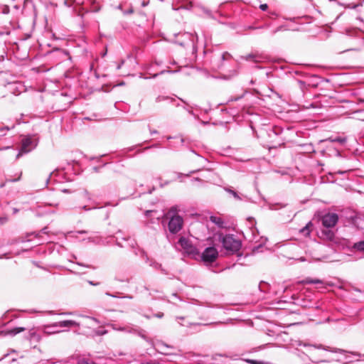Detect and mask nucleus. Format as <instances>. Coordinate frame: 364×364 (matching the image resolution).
Returning a JSON list of instances; mask_svg holds the SVG:
<instances>
[{"label":"nucleus","instance_id":"27","mask_svg":"<svg viewBox=\"0 0 364 364\" xmlns=\"http://www.w3.org/2000/svg\"><path fill=\"white\" fill-rule=\"evenodd\" d=\"M238 73L237 70L233 69L232 70H230V73L228 74V77H232L236 76Z\"/></svg>","mask_w":364,"mask_h":364},{"label":"nucleus","instance_id":"44","mask_svg":"<svg viewBox=\"0 0 364 364\" xmlns=\"http://www.w3.org/2000/svg\"><path fill=\"white\" fill-rule=\"evenodd\" d=\"M280 30V28H277V29H275L274 31H272V34H274L276 33L277 31H279Z\"/></svg>","mask_w":364,"mask_h":364},{"label":"nucleus","instance_id":"41","mask_svg":"<svg viewBox=\"0 0 364 364\" xmlns=\"http://www.w3.org/2000/svg\"><path fill=\"white\" fill-rule=\"evenodd\" d=\"M41 232L44 233V234H47L48 232H47V228H44L41 230Z\"/></svg>","mask_w":364,"mask_h":364},{"label":"nucleus","instance_id":"2","mask_svg":"<svg viewBox=\"0 0 364 364\" xmlns=\"http://www.w3.org/2000/svg\"><path fill=\"white\" fill-rule=\"evenodd\" d=\"M219 240L222 243L223 247L228 251L232 252H237L241 247L240 240L235 238L233 235H219Z\"/></svg>","mask_w":364,"mask_h":364},{"label":"nucleus","instance_id":"53","mask_svg":"<svg viewBox=\"0 0 364 364\" xmlns=\"http://www.w3.org/2000/svg\"><path fill=\"white\" fill-rule=\"evenodd\" d=\"M198 171H200V169L196 170V171H192L190 172V173H196Z\"/></svg>","mask_w":364,"mask_h":364},{"label":"nucleus","instance_id":"57","mask_svg":"<svg viewBox=\"0 0 364 364\" xmlns=\"http://www.w3.org/2000/svg\"><path fill=\"white\" fill-rule=\"evenodd\" d=\"M271 133H272V134H274L277 135L276 132H275L274 130H271Z\"/></svg>","mask_w":364,"mask_h":364},{"label":"nucleus","instance_id":"6","mask_svg":"<svg viewBox=\"0 0 364 364\" xmlns=\"http://www.w3.org/2000/svg\"><path fill=\"white\" fill-rule=\"evenodd\" d=\"M183 220L180 215H173L170 218L168 228L171 233L176 234L183 227Z\"/></svg>","mask_w":364,"mask_h":364},{"label":"nucleus","instance_id":"25","mask_svg":"<svg viewBox=\"0 0 364 364\" xmlns=\"http://www.w3.org/2000/svg\"><path fill=\"white\" fill-rule=\"evenodd\" d=\"M10 130V128L7 126L0 128V137L6 135V132Z\"/></svg>","mask_w":364,"mask_h":364},{"label":"nucleus","instance_id":"50","mask_svg":"<svg viewBox=\"0 0 364 364\" xmlns=\"http://www.w3.org/2000/svg\"><path fill=\"white\" fill-rule=\"evenodd\" d=\"M51 174H52V173H50V176H51ZM50 176H49L48 178H46V184H48V181H49V180H50Z\"/></svg>","mask_w":364,"mask_h":364},{"label":"nucleus","instance_id":"11","mask_svg":"<svg viewBox=\"0 0 364 364\" xmlns=\"http://www.w3.org/2000/svg\"><path fill=\"white\" fill-rule=\"evenodd\" d=\"M112 329L119 331H125L127 333H132V327L127 326H118L114 323L108 324Z\"/></svg>","mask_w":364,"mask_h":364},{"label":"nucleus","instance_id":"4","mask_svg":"<svg viewBox=\"0 0 364 364\" xmlns=\"http://www.w3.org/2000/svg\"><path fill=\"white\" fill-rule=\"evenodd\" d=\"M134 253L136 255H139L145 261L146 263L149 264L150 267H153L155 269H160L162 273L166 274L165 269L162 268L161 264L157 262L156 260L150 259L148 257L146 252L144 251V250L138 247L136 250H134Z\"/></svg>","mask_w":364,"mask_h":364},{"label":"nucleus","instance_id":"8","mask_svg":"<svg viewBox=\"0 0 364 364\" xmlns=\"http://www.w3.org/2000/svg\"><path fill=\"white\" fill-rule=\"evenodd\" d=\"M37 146V141L33 139L31 137H24L21 141V151L18 154V156L21 153H28L33 150Z\"/></svg>","mask_w":364,"mask_h":364},{"label":"nucleus","instance_id":"21","mask_svg":"<svg viewBox=\"0 0 364 364\" xmlns=\"http://www.w3.org/2000/svg\"><path fill=\"white\" fill-rule=\"evenodd\" d=\"M21 174H22V173L21 172L18 174V176L17 178H6L5 182H2V183H0V188H4L6 186V183L7 182H16V181H19L21 179Z\"/></svg>","mask_w":364,"mask_h":364},{"label":"nucleus","instance_id":"30","mask_svg":"<svg viewBox=\"0 0 364 364\" xmlns=\"http://www.w3.org/2000/svg\"><path fill=\"white\" fill-rule=\"evenodd\" d=\"M156 213H157V212H156V210H146V211L145 212V215H146V217H149V216H151L152 214H154H154H156Z\"/></svg>","mask_w":364,"mask_h":364},{"label":"nucleus","instance_id":"46","mask_svg":"<svg viewBox=\"0 0 364 364\" xmlns=\"http://www.w3.org/2000/svg\"><path fill=\"white\" fill-rule=\"evenodd\" d=\"M150 133H151V134H154L157 133V131L156 130H151Z\"/></svg>","mask_w":364,"mask_h":364},{"label":"nucleus","instance_id":"63","mask_svg":"<svg viewBox=\"0 0 364 364\" xmlns=\"http://www.w3.org/2000/svg\"><path fill=\"white\" fill-rule=\"evenodd\" d=\"M248 220H251V221H252V220H253V218H249V219H248Z\"/></svg>","mask_w":364,"mask_h":364},{"label":"nucleus","instance_id":"48","mask_svg":"<svg viewBox=\"0 0 364 364\" xmlns=\"http://www.w3.org/2000/svg\"><path fill=\"white\" fill-rule=\"evenodd\" d=\"M77 264L78 265H80V266H84V267H89V266H88V265H84V264H81V263H79V262H77Z\"/></svg>","mask_w":364,"mask_h":364},{"label":"nucleus","instance_id":"43","mask_svg":"<svg viewBox=\"0 0 364 364\" xmlns=\"http://www.w3.org/2000/svg\"><path fill=\"white\" fill-rule=\"evenodd\" d=\"M77 232L79 233V234H85V233L87 232V231H85V230H80V231H77Z\"/></svg>","mask_w":364,"mask_h":364},{"label":"nucleus","instance_id":"45","mask_svg":"<svg viewBox=\"0 0 364 364\" xmlns=\"http://www.w3.org/2000/svg\"><path fill=\"white\" fill-rule=\"evenodd\" d=\"M163 316H164V314H163V313H160V314H158L156 315V316H157L158 318H161Z\"/></svg>","mask_w":364,"mask_h":364},{"label":"nucleus","instance_id":"42","mask_svg":"<svg viewBox=\"0 0 364 364\" xmlns=\"http://www.w3.org/2000/svg\"><path fill=\"white\" fill-rule=\"evenodd\" d=\"M18 212V209L16 208H13V213L16 214Z\"/></svg>","mask_w":364,"mask_h":364},{"label":"nucleus","instance_id":"32","mask_svg":"<svg viewBox=\"0 0 364 364\" xmlns=\"http://www.w3.org/2000/svg\"><path fill=\"white\" fill-rule=\"evenodd\" d=\"M8 220L6 217H0V225L6 223Z\"/></svg>","mask_w":364,"mask_h":364},{"label":"nucleus","instance_id":"40","mask_svg":"<svg viewBox=\"0 0 364 364\" xmlns=\"http://www.w3.org/2000/svg\"><path fill=\"white\" fill-rule=\"evenodd\" d=\"M141 364H159V363L155 361H151V362L143 363Z\"/></svg>","mask_w":364,"mask_h":364},{"label":"nucleus","instance_id":"15","mask_svg":"<svg viewBox=\"0 0 364 364\" xmlns=\"http://www.w3.org/2000/svg\"><path fill=\"white\" fill-rule=\"evenodd\" d=\"M210 219L212 223L218 225L219 228H223L224 221L221 218L217 216H210Z\"/></svg>","mask_w":364,"mask_h":364},{"label":"nucleus","instance_id":"60","mask_svg":"<svg viewBox=\"0 0 364 364\" xmlns=\"http://www.w3.org/2000/svg\"><path fill=\"white\" fill-rule=\"evenodd\" d=\"M180 141H181V144L183 143V139H181Z\"/></svg>","mask_w":364,"mask_h":364},{"label":"nucleus","instance_id":"10","mask_svg":"<svg viewBox=\"0 0 364 364\" xmlns=\"http://www.w3.org/2000/svg\"><path fill=\"white\" fill-rule=\"evenodd\" d=\"M25 331V328L23 327H17L14 328L11 330H6V331H0V336H15L21 332H23Z\"/></svg>","mask_w":364,"mask_h":364},{"label":"nucleus","instance_id":"34","mask_svg":"<svg viewBox=\"0 0 364 364\" xmlns=\"http://www.w3.org/2000/svg\"><path fill=\"white\" fill-rule=\"evenodd\" d=\"M130 247L133 249L135 248V246L137 245L136 242L133 240L131 241V243L129 244Z\"/></svg>","mask_w":364,"mask_h":364},{"label":"nucleus","instance_id":"62","mask_svg":"<svg viewBox=\"0 0 364 364\" xmlns=\"http://www.w3.org/2000/svg\"><path fill=\"white\" fill-rule=\"evenodd\" d=\"M90 284H92V285H94L92 282H90Z\"/></svg>","mask_w":364,"mask_h":364},{"label":"nucleus","instance_id":"59","mask_svg":"<svg viewBox=\"0 0 364 364\" xmlns=\"http://www.w3.org/2000/svg\"><path fill=\"white\" fill-rule=\"evenodd\" d=\"M117 245H118L119 246H120V247H123V245H121L119 242H118V243H117Z\"/></svg>","mask_w":364,"mask_h":364},{"label":"nucleus","instance_id":"18","mask_svg":"<svg viewBox=\"0 0 364 364\" xmlns=\"http://www.w3.org/2000/svg\"><path fill=\"white\" fill-rule=\"evenodd\" d=\"M321 234L323 237H325L326 239H328V240H333V237H334V233L333 231L330 230H323L321 231Z\"/></svg>","mask_w":364,"mask_h":364},{"label":"nucleus","instance_id":"35","mask_svg":"<svg viewBox=\"0 0 364 364\" xmlns=\"http://www.w3.org/2000/svg\"><path fill=\"white\" fill-rule=\"evenodd\" d=\"M166 72H168V73H172L173 71H170V70H162L159 73H157V74H155L153 77H156V76H158L160 74H164Z\"/></svg>","mask_w":364,"mask_h":364},{"label":"nucleus","instance_id":"31","mask_svg":"<svg viewBox=\"0 0 364 364\" xmlns=\"http://www.w3.org/2000/svg\"><path fill=\"white\" fill-rule=\"evenodd\" d=\"M185 35H187L188 36H189L191 38V41H192L193 44L194 43V39L198 38V36L196 35V36H194L191 33H186Z\"/></svg>","mask_w":364,"mask_h":364},{"label":"nucleus","instance_id":"23","mask_svg":"<svg viewBox=\"0 0 364 364\" xmlns=\"http://www.w3.org/2000/svg\"><path fill=\"white\" fill-rule=\"evenodd\" d=\"M353 248L357 250L364 252V241L356 242L353 245Z\"/></svg>","mask_w":364,"mask_h":364},{"label":"nucleus","instance_id":"5","mask_svg":"<svg viewBox=\"0 0 364 364\" xmlns=\"http://www.w3.org/2000/svg\"><path fill=\"white\" fill-rule=\"evenodd\" d=\"M178 244L187 255L192 257H196L199 255L198 249L188 238L181 237L178 240Z\"/></svg>","mask_w":364,"mask_h":364},{"label":"nucleus","instance_id":"58","mask_svg":"<svg viewBox=\"0 0 364 364\" xmlns=\"http://www.w3.org/2000/svg\"><path fill=\"white\" fill-rule=\"evenodd\" d=\"M177 319L183 320V317H177Z\"/></svg>","mask_w":364,"mask_h":364},{"label":"nucleus","instance_id":"36","mask_svg":"<svg viewBox=\"0 0 364 364\" xmlns=\"http://www.w3.org/2000/svg\"><path fill=\"white\" fill-rule=\"evenodd\" d=\"M358 6V4H350L348 5V8H350V9H356Z\"/></svg>","mask_w":364,"mask_h":364},{"label":"nucleus","instance_id":"9","mask_svg":"<svg viewBox=\"0 0 364 364\" xmlns=\"http://www.w3.org/2000/svg\"><path fill=\"white\" fill-rule=\"evenodd\" d=\"M338 220V217L336 213H328L322 218V224L326 228H332L335 226Z\"/></svg>","mask_w":364,"mask_h":364},{"label":"nucleus","instance_id":"1","mask_svg":"<svg viewBox=\"0 0 364 364\" xmlns=\"http://www.w3.org/2000/svg\"><path fill=\"white\" fill-rule=\"evenodd\" d=\"M232 60V56L228 52H223L222 53H215L211 58L212 68L214 70H226L225 62Z\"/></svg>","mask_w":364,"mask_h":364},{"label":"nucleus","instance_id":"29","mask_svg":"<svg viewBox=\"0 0 364 364\" xmlns=\"http://www.w3.org/2000/svg\"><path fill=\"white\" fill-rule=\"evenodd\" d=\"M107 333L106 330H98L96 331V334L98 336H103Z\"/></svg>","mask_w":364,"mask_h":364},{"label":"nucleus","instance_id":"33","mask_svg":"<svg viewBox=\"0 0 364 364\" xmlns=\"http://www.w3.org/2000/svg\"><path fill=\"white\" fill-rule=\"evenodd\" d=\"M259 8H260V9H261V10H262V11H266V10L268 9V6H267V4H261V5L259 6Z\"/></svg>","mask_w":364,"mask_h":364},{"label":"nucleus","instance_id":"38","mask_svg":"<svg viewBox=\"0 0 364 364\" xmlns=\"http://www.w3.org/2000/svg\"><path fill=\"white\" fill-rule=\"evenodd\" d=\"M124 60H122L120 62V63L117 65V70H119V69L122 68V66L124 65Z\"/></svg>","mask_w":364,"mask_h":364},{"label":"nucleus","instance_id":"19","mask_svg":"<svg viewBox=\"0 0 364 364\" xmlns=\"http://www.w3.org/2000/svg\"><path fill=\"white\" fill-rule=\"evenodd\" d=\"M312 226V223L311 222L308 223L305 227H304L303 228H301L300 230V232L304 235V236H308L310 235V232H311V230H310V227Z\"/></svg>","mask_w":364,"mask_h":364},{"label":"nucleus","instance_id":"24","mask_svg":"<svg viewBox=\"0 0 364 364\" xmlns=\"http://www.w3.org/2000/svg\"><path fill=\"white\" fill-rule=\"evenodd\" d=\"M116 279H117L118 281L121 282H129V279H130V277H121L120 275L118 274L117 276H116Z\"/></svg>","mask_w":364,"mask_h":364},{"label":"nucleus","instance_id":"54","mask_svg":"<svg viewBox=\"0 0 364 364\" xmlns=\"http://www.w3.org/2000/svg\"><path fill=\"white\" fill-rule=\"evenodd\" d=\"M161 217H162V215H161V214L158 215L156 216V218L159 220Z\"/></svg>","mask_w":364,"mask_h":364},{"label":"nucleus","instance_id":"14","mask_svg":"<svg viewBox=\"0 0 364 364\" xmlns=\"http://www.w3.org/2000/svg\"><path fill=\"white\" fill-rule=\"evenodd\" d=\"M163 101H167V102H168L170 103H172L173 102L175 101V99L173 98V97H168V96H165V95H159L155 99V102L156 103H159V102H163Z\"/></svg>","mask_w":364,"mask_h":364},{"label":"nucleus","instance_id":"22","mask_svg":"<svg viewBox=\"0 0 364 364\" xmlns=\"http://www.w3.org/2000/svg\"><path fill=\"white\" fill-rule=\"evenodd\" d=\"M132 333H137L141 338H144V340H146V336L145 335V331L142 329H135L132 328Z\"/></svg>","mask_w":364,"mask_h":364},{"label":"nucleus","instance_id":"39","mask_svg":"<svg viewBox=\"0 0 364 364\" xmlns=\"http://www.w3.org/2000/svg\"><path fill=\"white\" fill-rule=\"evenodd\" d=\"M87 318L91 319V320H92L93 321H95L97 323H100V321L97 318H95L94 317H87Z\"/></svg>","mask_w":364,"mask_h":364},{"label":"nucleus","instance_id":"56","mask_svg":"<svg viewBox=\"0 0 364 364\" xmlns=\"http://www.w3.org/2000/svg\"><path fill=\"white\" fill-rule=\"evenodd\" d=\"M31 235H35L36 237L38 236V233L36 234L35 232H32Z\"/></svg>","mask_w":364,"mask_h":364},{"label":"nucleus","instance_id":"20","mask_svg":"<svg viewBox=\"0 0 364 364\" xmlns=\"http://www.w3.org/2000/svg\"><path fill=\"white\" fill-rule=\"evenodd\" d=\"M333 352L334 353H351L352 355H355V356H358V357H363L364 358V354L362 355L359 353H356V352H348L345 350H343V349H341V348H335Z\"/></svg>","mask_w":364,"mask_h":364},{"label":"nucleus","instance_id":"26","mask_svg":"<svg viewBox=\"0 0 364 364\" xmlns=\"http://www.w3.org/2000/svg\"><path fill=\"white\" fill-rule=\"evenodd\" d=\"M78 364H95L92 361L90 360L89 359L82 358L80 359L78 362Z\"/></svg>","mask_w":364,"mask_h":364},{"label":"nucleus","instance_id":"37","mask_svg":"<svg viewBox=\"0 0 364 364\" xmlns=\"http://www.w3.org/2000/svg\"><path fill=\"white\" fill-rule=\"evenodd\" d=\"M268 25L266 24V25H264L262 26H259V27H250V28H253V29H257V28H268Z\"/></svg>","mask_w":364,"mask_h":364},{"label":"nucleus","instance_id":"51","mask_svg":"<svg viewBox=\"0 0 364 364\" xmlns=\"http://www.w3.org/2000/svg\"><path fill=\"white\" fill-rule=\"evenodd\" d=\"M201 159H202V161H205V162H208V159H205V158H203V157H202V158H201Z\"/></svg>","mask_w":364,"mask_h":364},{"label":"nucleus","instance_id":"55","mask_svg":"<svg viewBox=\"0 0 364 364\" xmlns=\"http://www.w3.org/2000/svg\"><path fill=\"white\" fill-rule=\"evenodd\" d=\"M82 208H83L84 210H90L89 208H87V206H86V205L83 206V207H82Z\"/></svg>","mask_w":364,"mask_h":364},{"label":"nucleus","instance_id":"64","mask_svg":"<svg viewBox=\"0 0 364 364\" xmlns=\"http://www.w3.org/2000/svg\"><path fill=\"white\" fill-rule=\"evenodd\" d=\"M63 191V192H68V191L66 189H64Z\"/></svg>","mask_w":364,"mask_h":364},{"label":"nucleus","instance_id":"28","mask_svg":"<svg viewBox=\"0 0 364 364\" xmlns=\"http://www.w3.org/2000/svg\"><path fill=\"white\" fill-rule=\"evenodd\" d=\"M191 182L193 183H195L196 182L200 183H203L204 181L201 178L196 177V178H193V179H191Z\"/></svg>","mask_w":364,"mask_h":364},{"label":"nucleus","instance_id":"13","mask_svg":"<svg viewBox=\"0 0 364 364\" xmlns=\"http://www.w3.org/2000/svg\"><path fill=\"white\" fill-rule=\"evenodd\" d=\"M301 283L302 284H323V282L319 279H312L310 277H307V278L304 279L301 282Z\"/></svg>","mask_w":364,"mask_h":364},{"label":"nucleus","instance_id":"17","mask_svg":"<svg viewBox=\"0 0 364 364\" xmlns=\"http://www.w3.org/2000/svg\"><path fill=\"white\" fill-rule=\"evenodd\" d=\"M224 190L230 193L231 196H232V197L237 200H241V198L240 196H239V194L237 193V192H236L235 190L232 189V187H225L224 188Z\"/></svg>","mask_w":364,"mask_h":364},{"label":"nucleus","instance_id":"47","mask_svg":"<svg viewBox=\"0 0 364 364\" xmlns=\"http://www.w3.org/2000/svg\"><path fill=\"white\" fill-rule=\"evenodd\" d=\"M9 148H11V146H6V147L1 148V149H0V150L8 149H9Z\"/></svg>","mask_w":364,"mask_h":364},{"label":"nucleus","instance_id":"12","mask_svg":"<svg viewBox=\"0 0 364 364\" xmlns=\"http://www.w3.org/2000/svg\"><path fill=\"white\" fill-rule=\"evenodd\" d=\"M246 60H252L255 63H259L261 62L263 60V57L258 54H249L246 55L245 57H242Z\"/></svg>","mask_w":364,"mask_h":364},{"label":"nucleus","instance_id":"16","mask_svg":"<svg viewBox=\"0 0 364 364\" xmlns=\"http://www.w3.org/2000/svg\"><path fill=\"white\" fill-rule=\"evenodd\" d=\"M326 141H329L331 142H338L341 144H343L346 142L347 139L346 137H341V136H336L333 137L331 136L326 139Z\"/></svg>","mask_w":364,"mask_h":364},{"label":"nucleus","instance_id":"3","mask_svg":"<svg viewBox=\"0 0 364 364\" xmlns=\"http://www.w3.org/2000/svg\"><path fill=\"white\" fill-rule=\"evenodd\" d=\"M73 326H79V323L73 320L62 321L55 322L50 325L44 326L43 331L48 334L55 333L61 331L57 329L58 328H69Z\"/></svg>","mask_w":364,"mask_h":364},{"label":"nucleus","instance_id":"7","mask_svg":"<svg viewBox=\"0 0 364 364\" xmlns=\"http://www.w3.org/2000/svg\"><path fill=\"white\" fill-rule=\"evenodd\" d=\"M218 252L214 247H208L204 250L201 255V259L205 263H212L216 260Z\"/></svg>","mask_w":364,"mask_h":364},{"label":"nucleus","instance_id":"52","mask_svg":"<svg viewBox=\"0 0 364 364\" xmlns=\"http://www.w3.org/2000/svg\"><path fill=\"white\" fill-rule=\"evenodd\" d=\"M107 295L109 296H112V297H115L114 295H112L110 293H106Z\"/></svg>","mask_w":364,"mask_h":364},{"label":"nucleus","instance_id":"61","mask_svg":"<svg viewBox=\"0 0 364 364\" xmlns=\"http://www.w3.org/2000/svg\"><path fill=\"white\" fill-rule=\"evenodd\" d=\"M62 314H70V312H68V313H63Z\"/></svg>","mask_w":364,"mask_h":364},{"label":"nucleus","instance_id":"49","mask_svg":"<svg viewBox=\"0 0 364 364\" xmlns=\"http://www.w3.org/2000/svg\"><path fill=\"white\" fill-rule=\"evenodd\" d=\"M84 193H85V196H86V197H87L89 195V193L87 191H85Z\"/></svg>","mask_w":364,"mask_h":364}]
</instances>
